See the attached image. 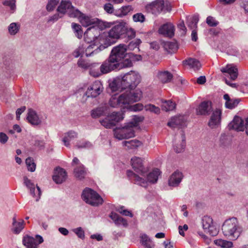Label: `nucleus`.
<instances>
[{"label": "nucleus", "mask_w": 248, "mask_h": 248, "mask_svg": "<svg viewBox=\"0 0 248 248\" xmlns=\"http://www.w3.org/2000/svg\"><path fill=\"white\" fill-rule=\"evenodd\" d=\"M121 78L122 89L134 90L140 82V74L135 71H130L124 74ZM142 93L140 90L127 91L119 96H112L109 101V104L112 108H121L122 109L129 108V105L140 100Z\"/></svg>", "instance_id": "nucleus-1"}, {"label": "nucleus", "mask_w": 248, "mask_h": 248, "mask_svg": "<svg viewBox=\"0 0 248 248\" xmlns=\"http://www.w3.org/2000/svg\"><path fill=\"white\" fill-rule=\"evenodd\" d=\"M223 234L232 240H236L243 232L242 227L239 225L236 217L226 219L222 226Z\"/></svg>", "instance_id": "nucleus-2"}, {"label": "nucleus", "mask_w": 248, "mask_h": 248, "mask_svg": "<svg viewBox=\"0 0 248 248\" xmlns=\"http://www.w3.org/2000/svg\"><path fill=\"white\" fill-rule=\"evenodd\" d=\"M127 175L129 179L133 183L141 186L146 187L148 183H155L157 182L158 176L160 174L159 169H154L151 172L146 175V178L145 179L140 177L130 170H127Z\"/></svg>", "instance_id": "nucleus-3"}, {"label": "nucleus", "mask_w": 248, "mask_h": 248, "mask_svg": "<svg viewBox=\"0 0 248 248\" xmlns=\"http://www.w3.org/2000/svg\"><path fill=\"white\" fill-rule=\"evenodd\" d=\"M126 50L127 46L123 44L114 46L111 50L108 58L104 62V65L102 68L104 69V66L107 69H109V65L123 61L127 54Z\"/></svg>", "instance_id": "nucleus-4"}, {"label": "nucleus", "mask_w": 248, "mask_h": 248, "mask_svg": "<svg viewBox=\"0 0 248 248\" xmlns=\"http://www.w3.org/2000/svg\"><path fill=\"white\" fill-rule=\"evenodd\" d=\"M105 38V36L103 35H99L95 37L93 43L85 47L86 56H92L110 46V43L107 42V39Z\"/></svg>", "instance_id": "nucleus-5"}, {"label": "nucleus", "mask_w": 248, "mask_h": 248, "mask_svg": "<svg viewBox=\"0 0 248 248\" xmlns=\"http://www.w3.org/2000/svg\"><path fill=\"white\" fill-rule=\"evenodd\" d=\"M146 10L155 15H157L161 12H170L171 6L170 3L164 0H155L148 4L145 6Z\"/></svg>", "instance_id": "nucleus-6"}, {"label": "nucleus", "mask_w": 248, "mask_h": 248, "mask_svg": "<svg viewBox=\"0 0 248 248\" xmlns=\"http://www.w3.org/2000/svg\"><path fill=\"white\" fill-rule=\"evenodd\" d=\"M82 198L87 203L93 206H98L103 202L102 198L96 192L87 187L83 191Z\"/></svg>", "instance_id": "nucleus-7"}, {"label": "nucleus", "mask_w": 248, "mask_h": 248, "mask_svg": "<svg viewBox=\"0 0 248 248\" xmlns=\"http://www.w3.org/2000/svg\"><path fill=\"white\" fill-rule=\"evenodd\" d=\"M134 127H135L134 124L127 123L123 127L116 128L113 130L114 137L121 140L134 137L135 132L133 128Z\"/></svg>", "instance_id": "nucleus-8"}, {"label": "nucleus", "mask_w": 248, "mask_h": 248, "mask_svg": "<svg viewBox=\"0 0 248 248\" xmlns=\"http://www.w3.org/2000/svg\"><path fill=\"white\" fill-rule=\"evenodd\" d=\"M57 11L61 14H67L70 17H79L81 15V12L72 6L70 0H62L57 8Z\"/></svg>", "instance_id": "nucleus-9"}, {"label": "nucleus", "mask_w": 248, "mask_h": 248, "mask_svg": "<svg viewBox=\"0 0 248 248\" xmlns=\"http://www.w3.org/2000/svg\"><path fill=\"white\" fill-rule=\"evenodd\" d=\"M124 119V113L121 112H113L108 115L104 119L100 121L102 125L107 128L115 126L118 122Z\"/></svg>", "instance_id": "nucleus-10"}, {"label": "nucleus", "mask_w": 248, "mask_h": 248, "mask_svg": "<svg viewBox=\"0 0 248 248\" xmlns=\"http://www.w3.org/2000/svg\"><path fill=\"white\" fill-rule=\"evenodd\" d=\"M125 32V27L121 25L118 24L113 26L111 30L108 32V35L107 36L105 34H102L105 36L107 42L110 43V45L112 43L110 41V39H117L120 38V36L124 34Z\"/></svg>", "instance_id": "nucleus-11"}, {"label": "nucleus", "mask_w": 248, "mask_h": 248, "mask_svg": "<svg viewBox=\"0 0 248 248\" xmlns=\"http://www.w3.org/2000/svg\"><path fill=\"white\" fill-rule=\"evenodd\" d=\"M103 90V87L101 82L97 80L88 87L85 95L87 97L95 98L102 92Z\"/></svg>", "instance_id": "nucleus-12"}, {"label": "nucleus", "mask_w": 248, "mask_h": 248, "mask_svg": "<svg viewBox=\"0 0 248 248\" xmlns=\"http://www.w3.org/2000/svg\"><path fill=\"white\" fill-rule=\"evenodd\" d=\"M131 163L133 169L142 176H145L148 170L144 167L143 159L139 157L134 156L131 159Z\"/></svg>", "instance_id": "nucleus-13"}, {"label": "nucleus", "mask_w": 248, "mask_h": 248, "mask_svg": "<svg viewBox=\"0 0 248 248\" xmlns=\"http://www.w3.org/2000/svg\"><path fill=\"white\" fill-rule=\"evenodd\" d=\"M36 239L33 237L26 235L23 238V244L26 248H37L38 245L43 242V237L40 235L36 236Z\"/></svg>", "instance_id": "nucleus-14"}, {"label": "nucleus", "mask_w": 248, "mask_h": 248, "mask_svg": "<svg viewBox=\"0 0 248 248\" xmlns=\"http://www.w3.org/2000/svg\"><path fill=\"white\" fill-rule=\"evenodd\" d=\"M24 184L30 189L31 194L34 198H36L35 201L38 202L41 195V191L40 187L36 186L35 189V185L28 178L27 176L23 177Z\"/></svg>", "instance_id": "nucleus-15"}, {"label": "nucleus", "mask_w": 248, "mask_h": 248, "mask_svg": "<svg viewBox=\"0 0 248 248\" xmlns=\"http://www.w3.org/2000/svg\"><path fill=\"white\" fill-rule=\"evenodd\" d=\"M186 146V137L184 131H181L180 135L176 136L174 141L173 148L177 153H181L184 151Z\"/></svg>", "instance_id": "nucleus-16"}, {"label": "nucleus", "mask_w": 248, "mask_h": 248, "mask_svg": "<svg viewBox=\"0 0 248 248\" xmlns=\"http://www.w3.org/2000/svg\"><path fill=\"white\" fill-rule=\"evenodd\" d=\"M221 110L219 108L214 110L208 122V126L211 128H216L220 125L221 119Z\"/></svg>", "instance_id": "nucleus-17"}, {"label": "nucleus", "mask_w": 248, "mask_h": 248, "mask_svg": "<svg viewBox=\"0 0 248 248\" xmlns=\"http://www.w3.org/2000/svg\"><path fill=\"white\" fill-rule=\"evenodd\" d=\"M104 65V62L102 63L101 65L100 66L99 69L98 68L99 63H92L91 66L89 68V74L90 75L94 78L98 77L101 75L105 74L111 72V69H108L103 67L104 68H102V66Z\"/></svg>", "instance_id": "nucleus-18"}, {"label": "nucleus", "mask_w": 248, "mask_h": 248, "mask_svg": "<svg viewBox=\"0 0 248 248\" xmlns=\"http://www.w3.org/2000/svg\"><path fill=\"white\" fill-rule=\"evenodd\" d=\"M212 110V102L209 101L202 102L196 109L197 114L202 115H209Z\"/></svg>", "instance_id": "nucleus-19"}, {"label": "nucleus", "mask_w": 248, "mask_h": 248, "mask_svg": "<svg viewBox=\"0 0 248 248\" xmlns=\"http://www.w3.org/2000/svg\"><path fill=\"white\" fill-rule=\"evenodd\" d=\"M183 174L182 172L177 170L175 171L170 177L168 180L169 186L176 187L181 182L183 178Z\"/></svg>", "instance_id": "nucleus-20"}, {"label": "nucleus", "mask_w": 248, "mask_h": 248, "mask_svg": "<svg viewBox=\"0 0 248 248\" xmlns=\"http://www.w3.org/2000/svg\"><path fill=\"white\" fill-rule=\"evenodd\" d=\"M174 26L171 23H167L162 25L158 30L159 34L164 36L171 37L174 35Z\"/></svg>", "instance_id": "nucleus-21"}, {"label": "nucleus", "mask_w": 248, "mask_h": 248, "mask_svg": "<svg viewBox=\"0 0 248 248\" xmlns=\"http://www.w3.org/2000/svg\"><path fill=\"white\" fill-rule=\"evenodd\" d=\"M67 177L65 170L61 168H57L54 170L53 176V181L57 184H61L64 181Z\"/></svg>", "instance_id": "nucleus-22"}, {"label": "nucleus", "mask_w": 248, "mask_h": 248, "mask_svg": "<svg viewBox=\"0 0 248 248\" xmlns=\"http://www.w3.org/2000/svg\"><path fill=\"white\" fill-rule=\"evenodd\" d=\"M230 129H234L237 131H243L244 130V121L238 116H235L233 120L229 124Z\"/></svg>", "instance_id": "nucleus-23"}, {"label": "nucleus", "mask_w": 248, "mask_h": 248, "mask_svg": "<svg viewBox=\"0 0 248 248\" xmlns=\"http://www.w3.org/2000/svg\"><path fill=\"white\" fill-rule=\"evenodd\" d=\"M221 71L223 73H227L230 76L232 80H235L238 75L237 68L233 64H227L225 67H222Z\"/></svg>", "instance_id": "nucleus-24"}, {"label": "nucleus", "mask_w": 248, "mask_h": 248, "mask_svg": "<svg viewBox=\"0 0 248 248\" xmlns=\"http://www.w3.org/2000/svg\"><path fill=\"white\" fill-rule=\"evenodd\" d=\"M186 122V119L184 116L179 115L171 118L167 124L171 128H175L177 126L182 127L185 126Z\"/></svg>", "instance_id": "nucleus-25"}, {"label": "nucleus", "mask_w": 248, "mask_h": 248, "mask_svg": "<svg viewBox=\"0 0 248 248\" xmlns=\"http://www.w3.org/2000/svg\"><path fill=\"white\" fill-rule=\"evenodd\" d=\"M132 62L129 59H126L123 61H119L116 63L109 65V69L111 71L120 70L124 68L130 67L132 66Z\"/></svg>", "instance_id": "nucleus-26"}, {"label": "nucleus", "mask_w": 248, "mask_h": 248, "mask_svg": "<svg viewBox=\"0 0 248 248\" xmlns=\"http://www.w3.org/2000/svg\"><path fill=\"white\" fill-rule=\"evenodd\" d=\"M27 119L29 123L33 125H38L41 123V121L39 118L37 113L31 108L28 109Z\"/></svg>", "instance_id": "nucleus-27"}, {"label": "nucleus", "mask_w": 248, "mask_h": 248, "mask_svg": "<svg viewBox=\"0 0 248 248\" xmlns=\"http://www.w3.org/2000/svg\"><path fill=\"white\" fill-rule=\"evenodd\" d=\"M157 78L161 83H166L171 81L173 75L168 71H159L157 74Z\"/></svg>", "instance_id": "nucleus-28"}, {"label": "nucleus", "mask_w": 248, "mask_h": 248, "mask_svg": "<svg viewBox=\"0 0 248 248\" xmlns=\"http://www.w3.org/2000/svg\"><path fill=\"white\" fill-rule=\"evenodd\" d=\"M25 222L23 220L17 222L16 215L13 218L12 231L15 234H19L24 228Z\"/></svg>", "instance_id": "nucleus-29"}, {"label": "nucleus", "mask_w": 248, "mask_h": 248, "mask_svg": "<svg viewBox=\"0 0 248 248\" xmlns=\"http://www.w3.org/2000/svg\"><path fill=\"white\" fill-rule=\"evenodd\" d=\"M123 145L127 147V149L135 150L142 145V142L138 140H131L123 142Z\"/></svg>", "instance_id": "nucleus-30"}, {"label": "nucleus", "mask_w": 248, "mask_h": 248, "mask_svg": "<svg viewBox=\"0 0 248 248\" xmlns=\"http://www.w3.org/2000/svg\"><path fill=\"white\" fill-rule=\"evenodd\" d=\"M74 173L77 178L82 180L85 178L87 170L82 164H79L74 169Z\"/></svg>", "instance_id": "nucleus-31"}, {"label": "nucleus", "mask_w": 248, "mask_h": 248, "mask_svg": "<svg viewBox=\"0 0 248 248\" xmlns=\"http://www.w3.org/2000/svg\"><path fill=\"white\" fill-rule=\"evenodd\" d=\"M78 137V133L73 130H70L64 134L62 141L66 147L70 146V141Z\"/></svg>", "instance_id": "nucleus-32"}, {"label": "nucleus", "mask_w": 248, "mask_h": 248, "mask_svg": "<svg viewBox=\"0 0 248 248\" xmlns=\"http://www.w3.org/2000/svg\"><path fill=\"white\" fill-rule=\"evenodd\" d=\"M109 217L116 225H123L124 227L127 226V220L115 213L112 212L109 215Z\"/></svg>", "instance_id": "nucleus-33"}, {"label": "nucleus", "mask_w": 248, "mask_h": 248, "mask_svg": "<svg viewBox=\"0 0 248 248\" xmlns=\"http://www.w3.org/2000/svg\"><path fill=\"white\" fill-rule=\"evenodd\" d=\"M199 16L194 15L193 16H188L186 17V23L190 29H195L197 28V23L199 21Z\"/></svg>", "instance_id": "nucleus-34"}, {"label": "nucleus", "mask_w": 248, "mask_h": 248, "mask_svg": "<svg viewBox=\"0 0 248 248\" xmlns=\"http://www.w3.org/2000/svg\"><path fill=\"white\" fill-rule=\"evenodd\" d=\"M133 8L131 5H126L122 7L115 12V15L119 17H123L133 11Z\"/></svg>", "instance_id": "nucleus-35"}, {"label": "nucleus", "mask_w": 248, "mask_h": 248, "mask_svg": "<svg viewBox=\"0 0 248 248\" xmlns=\"http://www.w3.org/2000/svg\"><path fill=\"white\" fill-rule=\"evenodd\" d=\"M140 242L145 248H153L154 244L146 234H141Z\"/></svg>", "instance_id": "nucleus-36"}, {"label": "nucleus", "mask_w": 248, "mask_h": 248, "mask_svg": "<svg viewBox=\"0 0 248 248\" xmlns=\"http://www.w3.org/2000/svg\"><path fill=\"white\" fill-rule=\"evenodd\" d=\"M107 110L106 106H101L92 110L91 116L93 118H97L104 115Z\"/></svg>", "instance_id": "nucleus-37"}, {"label": "nucleus", "mask_w": 248, "mask_h": 248, "mask_svg": "<svg viewBox=\"0 0 248 248\" xmlns=\"http://www.w3.org/2000/svg\"><path fill=\"white\" fill-rule=\"evenodd\" d=\"M214 243L216 246L222 248H231L233 246L232 242L221 239L215 240Z\"/></svg>", "instance_id": "nucleus-38"}, {"label": "nucleus", "mask_w": 248, "mask_h": 248, "mask_svg": "<svg viewBox=\"0 0 248 248\" xmlns=\"http://www.w3.org/2000/svg\"><path fill=\"white\" fill-rule=\"evenodd\" d=\"M184 64L188 65L190 67L193 68L196 70H198L201 65L200 62L195 59L189 58L183 61Z\"/></svg>", "instance_id": "nucleus-39"}, {"label": "nucleus", "mask_w": 248, "mask_h": 248, "mask_svg": "<svg viewBox=\"0 0 248 248\" xmlns=\"http://www.w3.org/2000/svg\"><path fill=\"white\" fill-rule=\"evenodd\" d=\"M78 18L81 23V24L85 27L89 26L94 23V21L93 19H91L88 16H85L83 14L81 13V15L79 17H76Z\"/></svg>", "instance_id": "nucleus-40"}, {"label": "nucleus", "mask_w": 248, "mask_h": 248, "mask_svg": "<svg viewBox=\"0 0 248 248\" xmlns=\"http://www.w3.org/2000/svg\"><path fill=\"white\" fill-rule=\"evenodd\" d=\"M176 107V104L171 100L165 101L162 103V109L166 111L173 110Z\"/></svg>", "instance_id": "nucleus-41"}, {"label": "nucleus", "mask_w": 248, "mask_h": 248, "mask_svg": "<svg viewBox=\"0 0 248 248\" xmlns=\"http://www.w3.org/2000/svg\"><path fill=\"white\" fill-rule=\"evenodd\" d=\"M109 87L112 91H117L119 89H122V85H121V78L118 77L115 79L111 83L109 84Z\"/></svg>", "instance_id": "nucleus-42"}, {"label": "nucleus", "mask_w": 248, "mask_h": 248, "mask_svg": "<svg viewBox=\"0 0 248 248\" xmlns=\"http://www.w3.org/2000/svg\"><path fill=\"white\" fill-rule=\"evenodd\" d=\"M165 48L169 53H173L178 49V45L176 42H168L165 44Z\"/></svg>", "instance_id": "nucleus-43"}, {"label": "nucleus", "mask_w": 248, "mask_h": 248, "mask_svg": "<svg viewBox=\"0 0 248 248\" xmlns=\"http://www.w3.org/2000/svg\"><path fill=\"white\" fill-rule=\"evenodd\" d=\"M72 28L75 32V35L78 38H81L82 36L83 32L80 25L75 23H72Z\"/></svg>", "instance_id": "nucleus-44"}, {"label": "nucleus", "mask_w": 248, "mask_h": 248, "mask_svg": "<svg viewBox=\"0 0 248 248\" xmlns=\"http://www.w3.org/2000/svg\"><path fill=\"white\" fill-rule=\"evenodd\" d=\"M213 224V219L208 216H204L202 218V227L205 231Z\"/></svg>", "instance_id": "nucleus-45"}, {"label": "nucleus", "mask_w": 248, "mask_h": 248, "mask_svg": "<svg viewBox=\"0 0 248 248\" xmlns=\"http://www.w3.org/2000/svg\"><path fill=\"white\" fill-rule=\"evenodd\" d=\"M141 43V41L140 39H136L129 43L128 46H127V49L133 50L136 48L139 49V46Z\"/></svg>", "instance_id": "nucleus-46"}, {"label": "nucleus", "mask_w": 248, "mask_h": 248, "mask_svg": "<svg viewBox=\"0 0 248 248\" xmlns=\"http://www.w3.org/2000/svg\"><path fill=\"white\" fill-rule=\"evenodd\" d=\"M26 163L27 166L28 170L33 172L36 169V165L33 162V159L31 157H28L26 160Z\"/></svg>", "instance_id": "nucleus-47"}, {"label": "nucleus", "mask_w": 248, "mask_h": 248, "mask_svg": "<svg viewBox=\"0 0 248 248\" xmlns=\"http://www.w3.org/2000/svg\"><path fill=\"white\" fill-rule=\"evenodd\" d=\"M76 146L78 148H90L93 146L92 144L86 140H81L77 143Z\"/></svg>", "instance_id": "nucleus-48"}, {"label": "nucleus", "mask_w": 248, "mask_h": 248, "mask_svg": "<svg viewBox=\"0 0 248 248\" xmlns=\"http://www.w3.org/2000/svg\"><path fill=\"white\" fill-rule=\"evenodd\" d=\"M19 30V25L16 23H12L10 24L8 30L11 35L16 34Z\"/></svg>", "instance_id": "nucleus-49"}, {"label": "nucleus", "mask_w": 248, "mask_h": 248, "mask_svg": "<svg viewBox=\"0 0 248 248\" xmlns=\"http://www.w3.org/2000/svg\"><path fill=\"white\" fill-rule=\"evenodd\" d=\"M239 103V100L238 99H231L228 102H225V107L229 109H232L236 107L238 103Z\"/></svg>", "instance_id": "nucleus-50"}, {"label": "nucleus", "mask_w": 248, "mask_h": 248, "mask_svg": "<svg viewBox=\"0 0 248 248\" xmlns=\"http://www.w3.org/2000/svg\"><path fill=\"white\" fill-rule=\"evenodd\" d=\"M133 20L135 22L143 23L145 20V16L141 13H137L132 16Z\"/></svg>", "instance_id": "nucleus-51"}, {"label": "nucleus", "mask_w": 248, "mask_h": 248, "mask_svg": "<svg viewBox=\"0 0 248 248\" xmlns=\"http://www.w3.org/2000/svg\"><path fill=\"white\" fill-rule=\"evenodd\" d=\"M16 1L14 0H7L3 1L2 3L4 6L9 7L12 13H14L16 9Z\"/></svg>", "instance_id": "nucleus-52"}, {"label": "nucleus", "mask_w": 248, "mask_h": 248, "mask_svg": "<svg viewBox=\"0 0 248 248\" xmlns=\"http://www.w3.org/2000/svg\"><path fill=\"white\" fill-rule=\"evenodd\" d=\"M77 64L78 67L83 69H87L90 67L92 63H90L82 59H79L78 61Z\"/></svg>", "instance_id": "nucleus-53"}, {"label": "nucleus", "mask_w": 248, "mask_h": 248, "mask_svg": "<svg viewBox=\"0 0 248 248\" xmlns=\"http://www.w3.org/2000/svg\"><path fill=\"white\" fill-rule=\"evenodd\" d=\"M85 47L83 45H81L78 46L73 52V55L75 58H78L79 56H82L84 52Z\"/></svg>", "instance_id": "nucleus-54"}, {"label": "nucleus", "mask_w": 248, "mask_h": 248, "mask_svg": "<svg viewBox=\"0 0 248 248\" xmlns=\"http://www.w3.org/2000/svg\"><path fill=\"white\" fill-rule=\"evenodd\" d=\"M145 108L146 110H148L156 114H158L160 112V108L154 105H147L145 106Z\"/></svg>", "instance_id": "nucleus-55"}, {"label": "nucleus", "mask_w": 248, "mask_h": 248, "mask_svg": "<svg viewBox=\"0 0 248 248\" xmlns=\"http://www.w3.org/2000/svg\"><path fill=\"white\" fill-rule=\"evenodd\" d=\"M205 232L209 233L211 236H216L218 233V230L217 229L216 226L213 224L209 228L204 231Z\"/></svg>", "instance_id": "nucleus-56"}, {"label": "nucleus", "mask_w": 248, "mask_h": 248, "mask_svg": "<svg viewBox=\"0 0 248 248\" xmlns=\"http://www.w3.org/2000/svg\"><path fill=\"white\" fill-rule=\"evenodd\" d=\"M73 232L76 234V235L81 239H83L85 237V233L84 230L81 227H78L73 229Z\"/></svg>", "instance_id": "nucleus-57"}, {"label": "nucleus", "mask_w": 248, "mask_h": 248, "mask_svg": "<svg viewBox=\"0 0 248 248\" xmlns=\"http://www.w3.org/2000/svg\"><path fill=\"white\" fill-rule=\"evenodd\" d=\"M206 23L210 27L217 26L219 22L211 16H209L206 18Z\"/></svg>", "instance_id": "nucleus-58"}, {"label": "nucleus", "mask_w": 248, "mask_h": 248, "mask_svg": "<svg viewBox=\"0 0 248 248\" xmlns=\"http://www.w3.org/2000/svg\"><path fill=\"white\" fill-rule=\"evenodd\" d=\"M57 3L58 1L57 0H49L46 7L47 10L48 11L53 10Z\"/></svg>", "instance_id": "nucleus-59"}, {"label": "nucleus", "mask_w": 248, "mask_h": 248, "mask_svg": "<svg viewBox=\"0 0 248 248\" xmlns=\"http://www.w3.org/2000/svg\"><path fill=\"white\" fill-rule=\"evenodd\" d=\"M104 9L106 12L109 14L112 13L114 10L113 5L110 3L105 4L104 6Z\"/></svg>", "instance_id": "nucleus-60"}, {"label": "nucleus", "mask_w": 248, "mask_h": 248, "mask_svg": "<svg viewBox=\"0 0 248 248\" xmlns=\"http://www.w3.org/2000/svg\"><path fill=\"white\" fill-rule=\"evenodd\" d=\"M228 138L225 134H221L220 137L219 141L221 145L225 146L227 142Z\"/></svg>", "instance_id": "nucleus-61"}, {"label": "nucleus", "mask_w": 248, "mask_h": 248, "mask_svg": "<svg viewBox=\"0 0 248 248\" xmlns=\"http://www.w3.org/2000/svg\"><path fill=\"white\" fill-rule=\"evenodd\" d=\"M8 140V137L4 133H0V142L2 144L5 143Z\"/></svg>", "instance_id": "nucleus-62"}, {"label": "nucleus", "mask_w": 248, "mask_h": 248, "mask_svg": "<svg viewBox=\"0 0 248 248\" xmlns=\"http://www.w3.org/2000/svg\"><path fill=\"white\" fill-rule=\"evenodd\" d=\"M63 15L61 14L60 13L55 14L53 16L50 17L49 19V21H56L58 20L59 18L62 17Z\"/></svg>", "instance_id": "nucleus-63"}, {"label": "nucleus", "mask_w": 248, "mask_h": 248, "mask_svg": "<svg viewBox=\"0 0 248 248\" xmlns=\"http://www.w3.org/2000/svg\"><path fill=\"white\" fill-rule=\"evenodd\" d=\"M133 121L130 122L129 123H133L135 124V127L138 125V124L139 122H141L143 120V118L135 116L133 119Z\"/></svg>", "instance_id": "nucleus-64"}]
</instances>
